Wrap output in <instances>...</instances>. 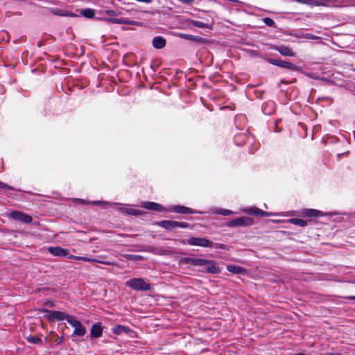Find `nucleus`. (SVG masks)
Segmentation results:
<instances>
[{
    "instance_id": "nucleus-1",
    "label": "nucleus",
    "mask_w": 355,
    "mask_h": 355,
    "mask_svg": "<svg viewBox=\"0 0 355 355\" xmlns=\"http://www.w3.org/2000/svg\"><path fill=\"white\" fill-rule=\"evenodd\" d=\"M186 263L203 268V271L210 274H218L221 270L218 265L212 260L200 258H186Z\"/></svg>"
},
{
    "instance_id": "nucleus-2",
    "label": "nucleus",
    "mask_w": 355,
    "mask_h": 355,
    "mask_svg": "<svg viewBox=\"0 0 355 355\" xmlns=\"http://www.w3.org/2000/svg\"><path fill=\"white\" fill-rule=\"evenodd\" d=\"M183 244H187L191 246H199L203 248H214L224 249V245L221 243H215L211 240L204 237H190L186 241H182Z\"/></svg>"
},
{
    "instance_id": "nucleus-3",
    "label": "nucleus",
    "mask_w": 355,
    "mask_h": 355,
    "mask_svg": "<svg viewBox=\"0 0 355 355\" xmlns=\"http://www.w3.org/2000/svg\"><path fill=\"white\" fill-rule=\"evenodd\" d=\"M77 200L81 201L83 204H92L94 205H116L118 207V209L122 212L125 213L128 215L130 216H141L143 214L144 211L139 209H135L132 207H125V205L120 204V203H112L110 204V202H105V201H99V200H94L92 202H86L84 200L82 199H77Z\"/></svg>"
},
{
    "instance_id": "nucleus-4",
    "label": "nucleus",
    "mask_w": 355,
    "mask_h": 355,
    "mask_svg": "<svg viewBox=\"0 0 355 355\" xmlns=\"http://www.w3.org/2000/svg\"><path fill=\"white\" fill-rule=\"evenodd\" d=\"M39 311L45 313L44 317H46L49 321L57 320L60 322L65 320L69 323V321H71L73 318V316L69 315L60 311L41 309Z\"/></svg>"
},
{
    "instance_id": "nucleus-5",
    "label": "nucleus",
    "mask_w": 355,
    "mask_h": 355,
    "mask_svg": "<svg viewBox=\"0 0 355 355\" xmlns=\"http://www.w3.org/2000/svg\"><path fill=\"white\" fill-rule=\"evenodd\" d=\"M126 285L135 291H147L150 289V285L142 278H132L127 282Z\"/></svg>"
},
{
    "instance_id": "nucleus-6",
    "label": "nucleus",
    "mask_w": 355,
    "mask_h": 355,
    "mask_svg": "<svg viewBox=\"0 0 355 355\" xmlns=\"http://www.w3.org/2000/svg\"><path fill=\"white\" fill-rule=\"evenodd\" d=\"M254 223L253 218L248 216H242L234 218L227 222V226L229 227H246L251 226Z\"/></svg>"
},
{
    "instance_id": "nucleus-7",
    "label": "nucleus",
    "mask_w": 355,
    "mask_h": 355,
    "mask_svg": "<svg viewBox=\"0 0 355 355\" xmlns=\"http://www.w3.org/2000/svg\"><path fill=\"white\" fill-rule=\"evenodd\" d=\"M241 211L243 213H245L248 215L257 216H277L280 215L279 214L272 213V212H267L263 211L257 207H241Z\"/></svg>"
},
{
    "instance_id": "nucleus-8",
    "label": "nucleus",
    "mask_w": 355,
    "mask_h": 355,
    "mask_svg": "<svg viewBox=\"0 0 355 355\" xmlns=\"http://www.w3.org/2000/svg\"><path fill=\"white\" fill-rule=\"evenodd\" d=\"M267 60L268 63L272 65L277 66L284 69H288L291 71H297L300 69V67L285 60L274 58H268Z\"/></svg>"
},
{
    "instance_id": "nucleus-9",
    "label": "nucleus",
    "mask_w": 355,
    "mask_h": 355,
    "mask_svg": "<svg viewBox=\"0 0 355 355\" xmlns=\"http://www.w3.org/2000/svg\"><path fill=\"white\" fill-rule=\"evenodd\" d=\"M168 211L170 212H174L177 214H202L204 212L201 211H198L193 209L190 207H187L183 205H173L171 206Z\"/></svg>"
},
{
    "instance_id": "nucleus-10",
    "label": "nucleus",
    "mask_w": 355,
    "mask_h": 355,
    "mask_svg": "<svg viewBox=\"0 0 355 355\" xmlns=\"http://www.w3.org/2000/svg\"><path fill=\"white\" fill-rule=\"evenodd\" d=\"M301 214L304 217L308 218H320L325 216H334V213H324L322 211L315 209H303L301 210Z\"/></svg>"
},
{
    "instance_id": "nucleus-11",
    "label": "nucleus",
    "mask_w": 355,
    "mask_h": 355,
    "mask_svg": "<svg viewBox=\"0 0 355 355\" xmlns=\"http://www.w3.org/2000/svg\"><path fill=\"white\" fill-rule=\"evenodd\" d=\"M10 216L14 220L22 222L26 224H29L33 221V218L31 216L20 211H12L10 214Z\"/></svg>"
},
{
    "instance_id": "nucleus-12",
    "label": "nucleus",
    "mask_w": 355,
    "mask_h": 355,
    "mask_svg": "<svg viewBox=\"0 0 355 355\" xmlns=\"http://www.w3.org/2000/svg\"><path fill=\"white\" fill-rule=\"evenodd\" d=\"M69 324L74 327L73 334L78 336H83L86 334V328L81 324V322L76 320L74 317Z\"/></svg>"
},
{
    "instance_id": "nucleus-13",
    "label": "nucleus",
    "mask_w": 355,
    "mask_h": 355,
    "mask_svg": "<svg viewBox=\"0 0 355 355\" xmlns=\"http://www.w3.org/2000/svg\"><path fill=\"white\" fill-rule=\"evenodd\" d=\"M69 258L75 259V260H78V261L99 263H102V264H104L106 266H112L114 264V263L112 261L99 260L97 259H93L91 257H79V256L71 255L69 257Z\"/></svg>"
},
{
    "instance_id": "nucleus-14",
    "label": "nucleus",
    "mask_w": 355,
    "mask_h": 355,
    "mask_svg": "<svg viewBox=\"0 0 355 355\" xmlns=\"http://www.w3.org/2000/svg\"><path fill=\"white\" fill-rule=\"evenodd\" d=\"M141 207L146 209L151 210V211H155L158 212H162L165 211V208L163 205L154 202H149V201H145L141 202Z\"/></svg>"
},
{
    "instance_id": "nucleus-15",
    "label": "nucleus",
    "mask_w": 355,
    "mask_h": 355,
    "mask_svg": "<svg viewBox=\"0 0 355 355\" xmlns=\"http://www.w3.org/2000/svg\"><path fill=\"white\" fill-rule=\"evenodd\" d=\"M103 331V327L101 322H96L92 324L90 330V336L94 338H100Z\"/></svg>"
},
{
    "instance_id": "nucleus-16",
    "label": "nucleus",
    "mask_w": 355,
    "mask_h": 355,
    "mask_svg": "<svg viewBox=\"0 0 355 355\" xmlns=\"http://www.w3.org/2000/svg\"><path fill=\"white\" fill-rule=\"evenodd\" d=\"M48 251L53 256L55 257H67L68 255L67 250L63 249L61 247H49Z\"/></svg>"
},
{
    "instance_id": "nucleus-17",
    "label": "nucleus",
    "mask_w": 355,
    "mask_h": 355,
    "mask_svg": "<svg viewBox=\"0 0 355 355\" xmlns=\"http://www.w3.org/2000/svg\"><path fill=\"white\" fill-rule=\"evenodd\" d=\"M157 225L168 231H172L173 230L176 229V221L175 220H161L158 221Z\"/></svg>"
},
{
    "instance_id": "nucleus-18",
    "label": "nucleus",
    "mask_w": 355,
    "mask_h": 355,
    "mask_svg": "<svg viewBox=\"0 0 355 355\" xmlns=\"http://www.w3.org/2000/svg\"><path fill=\"white\" fill-rule=\"evenodd\" d=\"M152 44L155 49H162L166 46V41L162 36H156L153 39Z\"/></svg>"
},
{
    "instance_id": "nucleus-19",
    "label": "nucleus",
    "mask_w": 355,
    "mask_h": 355,
    "mask_svg": "<svg viewBox=\"0 0 355 355\" xmlns=\"http://www.w3.org/2000/svg\"><path fill=\"white\" fill-rule=\"evenodd\" d=\"M130 331V328L121 324H117L112 328V332L115 335H121L123 333L128 334Z\"/></svg>"
},
{
    "instance_id": "nucleus-20",
    "label": "nucleus",
    "mask_w": 355,
    "mask_h": 355,
    "mask_svg": "<svg viewBox=\"0 0 355 355\" xmlns=\"http://www.w3.org/2000/svg\"><path fill=\"white\" fill-rule=\"evenodd\" d=\"M210 212L216 215H222V216H230L234 214V211L230 209L218 208V207H211L210 209Z\"/></svg>"
},
{
    "instance_id": "nucleus-21",
    "label": "nucleus",
    "mask_w": 355,
    "mask_h": 355,
    "mask_svg": "<svg viewBox=\"0 0 355 355\" xmlns=\"http://www.w3.org/2000/svg\"><path fill=\"white\" fill-rule=\"evenodd\" d=\"M277 51L284 56H294L295 53L293 50L288 46L281 45L279 46L277 49Z\"/></svg>"
},
{
    "instance_id": "nucleus-22",
    "label": "nucleus",
    "mask_w": 355,
    "mask_h": 355,
    "mask_svg": "<svg viewBox=\"0 0 355 355\" xmlns=\"http://www.w3.org/2000/svg\"><path fill=\"white\" fill-rule=\"evenodd\" d=\"M275 103L273 101H268L264 103L262 106L263 112L265 114L270 115L275 112Z\"/></svg>"
},
{
    "instance_id": "nucleus-23",
    "label": "nucleus",
    "mask_w": 355,
    "mask_h": 355,
    "mask_svg": "<svg viewBox=\"0 0 355 355\" xmlns=\"http://www.w3.org/2000/svg\"><path fill=\"white\" fill-rule=\"evenodd\" d=\"M227 270L233 274H245L246 272L245 268L236 265H228Z\"/></svg>"
},
{
    "instance_id": "nucleus-24",
    "label": "nucleus",
    "mask_w": 355,
    "mask_h": 355,
    "mask_svg": "<svg viewBox=\"0 0 355 355\" xmlns=\"http://www.w3.org/2000/svg\"><path fill=\"white\" fill-rule=\"evenodd\" d=\"M191 24L195 27L203 29H210L211 28V24L209 23H205L198 20H192L191 21Z\"/></svg>"
},
{
    "instance_id": "nucleus-25",
    "label": "nucleus",
    "mask_w": 355,
    "mask_h": 355,
    "mask_svg": "<svg viewBox=\"0 0 355 355\" xmlns=\"http://www.w3.org/2000/svg\"><path fill=\"white\" fill-rule=\"evenodd\" d=\"M300 3H307L311 6H331V3L333 1H300Z\"/></svg>"
},
{
    "instance_id": "nucleus-26",
    "label": "nucleus",
    "mask_w": 355,
    "mask_h": 355,
    "mask_svg": "<svg viewBox=\"0 0 355 355\" xmlns=\"http://www.w3.org/2000/svg\"><path fill=\"white\" fill-rule=\"evenodd\" d=\"M51 12H53L55 15H62V16H71V17H77L79 16V15L73 14L71 12H62L60 9L58 8H51Z\"/></svg>"
},
{
    "instance_id": "nucleus-27",
    "label": "nucleus",
    "mask_w": 355,
    "mask_h": 355,
    "mask_svg": "<svg viewBox=\"0 0 355 355\" xmlns=\"http://www.w3.org/2000/svg\"><path fill=\"white\" fill-rule=\"evenodd\" d=\"M80 15L83 16V17H85L86 18H88V19H92L95 15V11H94V10H93L92 8L83 9L80 11Z\"/></svg>"
},
{
    "instance_id": "nucleus-28",
    "label": "nucleus",
    "mask_w": 355,
    "mask_h": 355,
    "mask_svg": "<svg viewBox=\"0 0 355 355\" xmlns=\"http://www.w3.org/2000/svg\"><path fill=\"white\" fill-rule=\"evenodd\" d=\"M288 223L300 227H305L307 225V222L300 218H290Z\"/></svg>"
},
{
    "instance_id": "nucleus-29",
    "label": "nucleus",
    "mask_w": 355,
    "mask_h": 355,
    "mask_svg": "<svg viewBox=\"0 0 355 355\" xmlns=\"http://www.w3.org/2000/svg\"><path fill=\"white\" fill-rule=\"evenodd\" d=\"M27 340L33 344H37L42 343V339L36 336H30L27 338Z\"/></svg>"
},
{
    "instance_id": "nucleus-30",
    "label": "nucleus",
    "mask_w": 355,
    "mask_h": 355,
    "mask_svg": "<svg viewBox=\"0 0 355 355\" xmlns=\"http://www.w3.org/2000/svg\"><path fill=\"white\" fill-rule=\"evenodd\" d=\"M107 20L110 22L116 24H122L125 22V20L122 18L110 17V18H107Z\"/></svg>"
},
{
    "instance_id": "nucleus-31",
    "label": "nucleus",
    "mask_w": 355,
    "mask_h": 355,
    "mask_svg": "<svg viewBox=\"0 0 355 355\" xmlns=\"http://www.w3.org/2000/svg\"><path fill=\"white\" fill-rule=\"evenodd\" d=\"M263 22L268 26L273 27L275 26V21L272 19L270 17H265L263 19Z\"/></svg>"
},
{
    "instance_id": "nucleus-32",
    "label": "nucleus",
    "mask_w": 355,
    "mask_h": 355,
    "mask_svg": "<svg viewBox=\"0 0 355 355\" xmlns=\"http://www.w3.org/2000/svg\"><path fill=\"white\" fill-rule=\"evenodd\" d=\"M188 228L189 227V224L186 222H178L176 221V228Z\"/></svg>"
},
{
    "instance_id": "nucleus-33",
    "label": "nucleus",
    "mask_w": 355,
    "mask_h": 355,
    "mask_svg": "<svg viewBox=\"0 0 355 355\" xmlns=\"http://www.w3.org/2000/svg\"><path fill=\"white\" fill-rule=\"evenodd\" d=\"M105 12L112 16L122 14V12H120L119 10H106Z\"/></svg>"
},
{
    "instance_id": "nucleus-34",
    "label": "nucleus",
    "mask_w": 355,
    "mask_h": 355,
    "mask_svg": "<svg viewBox=\"0 0 355 355\" xmlns=\"http://www.w3.org/2000/svg\"><path fill=\"white\" fill-rule=\"evenodd\" d=\"M8 189V190H14V188L11 186L8 185L6 183H3L2 182H0V189Z\"/></svg>"
},
{
    "instance_id": "nucleus-35",
    "label": "nucleus",
    "mask_w": 355,
    "mask_h": 355,
    "mask_svg": "<svg viewBox=\"0 0 355 355\" xmlns=\"http://www.w3.org/2000/svg\"><path fill=\"white\" fill-rule=\"evenodd\" d=\"M182 37L189 40H195L196 37L192 35H182Z\"/></svg>"
},
{
    "instance_id": "nucleus-36",
    "label": "nucleus",
    "mask_w": 355,
    "mask_h": 355,
    "mask_svg": "<svg viewBox=\"0 0 355 355\" xmlns=\"http://www.w3.org/2000/svg\"><path fill=\"white\" fill-rule=\"evenodd\" d=\"M45 304L50 308L53 307L55 306L54 303L50 300H46Z\"/></svg>"
},
{
    "instance_id": "nucleus-37",
    "label": "nucleus",
    "mask_w": 355,
    "mask_h": 355,
    "mask_svg": "<svg viewBox=\"0 0 355 355\" xmlns=\"http://www.w3.org/2000/svg\"><path fill=\"white\" fill-rule=\"evenodd\" d=\"M304 37L306 39H311V40H315V39L318 38V37H316L312 34H310V33L305 34Z\"/></svg>"
},
{
    "instance_id": "nucleus-38",
    "label": "nucleus",
    "mask_w": 355,
    "mask_h": 355,
    "mask_svg": "<svg viewBox=\"0 0 355 355\" xmlns=\"http://www.w3.org/2000/svg\"><path fill=\"white\" fill-rule=\"evenodd\" d=\"M96 259H99V260H107V261H109L107 259L106 256H98Z\"/></svg>"
},
{
    "instance_id": "nucleus-39",
    "label": "nucleus",
    "mask_w": 355,
    "mask_h": 355,
    "mask_svg": "<svg viewBox=\"0 0 355 355\" xmlns=\"http://www.w3.org/2000/svg\"><path fill=\"white\" fill-rule=\"evenodd\" d=\"M349 300H355V295L354 296H349L347 297Z\"/></svg>"
},
{
    "instance_id": "nucleus-40",
    "label": "nucleus",
    "mask_w": 355,
    "mask_h": 355,
    "mask_svg": "<svg viewBox=\"0 0 355 355\" xmlns=\"http://www.w3.org/2000/svg\"><path fill=\"white\" fill-rule=\"evenodd\" d=\"M254 150H255V148H253V149H250V153H253L254 152Z\"/></svg>"
},
{
    "instance_id": "nucleus-41",
    "label": "nucleus",
    "mask_w": 355,
    "mask_h": 355,
    "mask_svg": "<svg viewBox=\"0 0 355 355\" xmlns=\"http://www.w3.org/2000/svg\"><path fill=\"white\" fill-rule=\"evenodd\" d=\"M185 3H190L191 1H184Z\"/></svg>"
}]
</instances>
